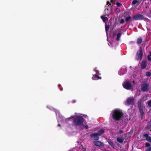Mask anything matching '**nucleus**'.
Returning a JSON list of instances; mask_svg holds the SVG:
<instances>
[{
  "label": "nucleus",
  "instance_id": "1",
  "mask_svg": "<svg viewBox=\"0 0 151 151\" xmlns=\"http://www.w3.org/2000/svg\"><path fill=\"white\" fill-rule=\"evenodd\" d=\"M73 119V125L76 126H80L82 125L84 122V119L80 116H72L69 118L65 119V121H69L70 119Z\"/></svg>",
  "mask_w": 151,
  "mask_h": 151
},
{
  "label": "nucleus",
  "instance_id": "2",
  "mask_svg": "<svg viewBox=\"0 0 151 151\" xmlns=\"http://www.w3.org/2000/svg\"><path fill=\"white\" fill-rule=\"evenodd\" d=\"M124 114L122 110L118 109H115L112 112V116L114 121L119 122L123 118Z\"/></svg>",
  "mask_w": 151,
  "mask_h": 151
},
{
  "label": "nucleus",
  "instance_id": "3",
  "mask_svg": "<svg viewBox=\"0 0 151 151\" xmlns=\"http://www.w3.org/2000/svg\"><path fill=\"white\" fill-rule=\"evenodd\" d=\"M132 19L134 20L137 21L142 20L144 19V18L143 15L137 13L132 17Z\"/></svg>",
  "mask_w": 151,
  "mask_h": 151
},
{
  "label": "nucleus",
  "instance_id": "4",
  "mask_svg": "<svg viewBox=\"0 0 151 151\" xmlns=\"http://www.w3.org/2000/svg\"><path fill=\"white\" fill-rule=\"evenodd\" d=\"M149 89L148 83H145L141 85V89L143 92L147 91Z\"/></svg>",
  "mask_w": 151,
  "mask_h": 151
},
{
  "label": "nucleus",
  "instance_id": "5",
  "mask_svg": "<svg viewBox=\"0 0 151 151\" xmlns=\"http://www.w3.org/2000/svg\"><path fill=\"white\" fill-rule=\"evenodd\" d=\"M143 53L142 52V48L141 47H140L139 49L137 52V55L136 56V59L137 60H141L142 58Z\"/></svg>",
  "mask_w": 151,
  "mask_h": 151
},
{
  "label": "nucleus",
  "instance_id": "6",
  "mask_svg": "<svg viewBox=\"0 0 151 151\" xmlns=\"http://www.w3.org/2000/svg\"><path fill=\"white\" fill-rule=\"evenodd\" d=\"M134 99L133 97H130L127 99L126 104L127 105H130L134 104Z\"/></svg>",
  "mask_w": 151,
  "mask_h": 151
},
{
  "label": "nucleus",
  "instance_id": "7",
  "mask_svg": "<svg viewBox=\"0 0 151 151\" xmlns=\"http://www.w3.org/2000/svg\"><path fill=\"white\" fill-rule=\"evenodd\" d=\"M123 86L125 89L129 90L131 89L132 87V85L129 81H127L124 83L123 84Z\"/></svg>",
  "mask_w": 151,
  "mask_h": 151
},
{
  "label": "nucleus",
  "instance_id": "8",
  "mask_svg": "<svg viewBox=\"0 0 151 151\" xmlns=\"http://www.w3.org/2000/svg\"><path fill=\"white\" fill-rule=\"evenodd\" d=\"M99 136L97 133H92L90 134L91 137L93 138L94 140H99Z\"/></svg>",
  "mask_w": 151,
  "mask_h": 151
},
{
  "label": "nucleus",
  "instance_id": "9",
  "mask_svg": "<svg viewBox=\"0 0 151 151\" xmlns=\"http://www.w3.org/2000/svg\"><path fill=\"white\" fill-rule=\"evenodd\" d=\"M93 143L94 145L98 147H104V144L101 142L99 141H95L93 142Z\"/></svg>",
  "mask_w": 151,
  "mask_h": 151
},
{
  "label": "nucleus",
  "instance_id": "10",
  "mask_svg": "<svg viewBox=\"0 0 151 151\" xmlns=\"http://www.w3.org/2000/svg\"><path fill=\"white\" fill-rule=\"evenodd\" d=\"M145 1V0H134L132 2V4L134 5L138 3V4L137 5V6H138L141 2H142V4H143Z\"/></svg>",
  "mask_w": 151,
  "mask_h": 151
},
{
  "label": "nucleus",
  "instance_id": "11",
  "mask_svg": "<svg viewBox=\"0 0 151 151\" xmlns=\"http://www.w3.org/2000/svg\"><path fill=\"white\" fill-rule=\"evenodd\" d=\"M143 137L145 138L146 140L148 142H151V137L149 136L148 134H144Z\"/></svg>",
  "mask_w": 151,
  "mask_h": 151
},
{
  "label": "nucleus",
  "instance_id": "12",
  "mask_svg": "<svg viewBox=\"0 0 151 151\" xmlns=\"http://www.w3.org/2000/svg\"><path fill=\"white\" fill-rule=\"evenodd\" d=\"M147 65V62L146 61H143L141 64V68L143 69L145 68L146 67Z\"/></svg>",
  "mask_w": 151,
  "mask_h": 151
},
{
  "label": "nucleus",
  "instance_id": "13",
  "mask_svg": "<svg viewBox=\"0 0 151 151\" xmlns=\"http://www.w3.org/2000/svg\"><path fill=\"white\" fill-rule=\"evenodd\" d=\"M93 76L92 78V79L94 80H97L99 79H101V77H99V76L96 75H93Z\"/></svg>",
  "mask_w": 151,
  "mask_h": 151
},
{
  "label": "nucleus",
  "instance_id": "14",
  "mask_svg": "<svg viewBox=\"0 0 151 151\" xmlns=\"http://www.w3.org/2000/svg\"><path fill=\"white\" fill-rule=\"evenodd\" d=\"M138 108L139 109L140 113L141 115V118H142L144 114V112L143 111V108H142V107H139V108Z\"/></svg>",
  "mask_w": 151,
  "mask_h": 151
},
{
  "label": "nucleus",
  "instance_id": "15",
  "mask_svg": "<svg viewBox=\"0 0 151 151\" xmlns=\"http://www.w3.org/2000/svg\"><path fill=\"white\" fill-rule=\"evenodd\" d=\"M147 129L151 131V120L148 122L147 125Z\"/></svg>",
  "mask_w": 151,
  "mask_h": 151
},
{
  "label": "nucleus",
  "instance_id": "16",
  "mask_svg": "<svg viewBox=\"0 0 151 151\" xmlns=\"http://www.w3.org/2000/svg\"><path fill=\"white\" fill-rule=\"evenodd\" d=\"M101 18L102 19L103 21L105 23L106 20H108V18L106 17H105L104 16H101Z\"/></svg>",
  "mask_w": 151,
  "mask_h": 151
},
{
  "label": "nucleus",
  "instance_id": "17",
  "mask_svg": "<svg viewBox=\"0 0 151 151\" xmlns=\"http://www.w3.org/2000/svg\"><path fill=\"white\" fill-rule=\"evenodd\" d=\"M116 139L118 142L121 143H122L124 140V139L123 138H120L119 137H117Z\"/></svg>",
  "mask_w": 151,
  "mask_h": 151
},
{
  "label": "nucleus",
  "instance_id": "18",
  "mask_svg": "<svg viewBox=\"0 0 151 151\" xmlns=\"http://www.w3.org/2000/svg\"><path fill=\"white\" fill-rule=\"evenodd\" d=\"M142 100L140 99L137 102V105L138 108L142 107Z\"/></svg>",
  "mask_w": 151,
  "mask_h": 151
},
{
  "label": "nucleus",
  "instance_id": "19",
  "mask_svg": "<svg viewBox=\"0 0 151 151\" xmlns=\"http://www.w3.org/2000/svg\"><path fill=\"white\" fill-rule=\"evenodd\" d=\"M105 31L107 33L109 29L110 26L109 25H107L106 23L105 24Z\"/></svg>",
  "mask_w": 151,
  "mask_h": 151
},
{
  "label": "nucleus",
  "instance_id": "20",
  "mask_svg": "<svg viewBox=\"0 0 151 151\" xmlns=\"http://www.w3.org/2000/svg\"><path fill=\"white\" fill-rule=\"evenodd\" d=\"M142 41V39L141 37H139L137 39V43L138 44H141Z\"/></svg>",
  "mask_w": 151,
  "mask_h": 151
},
{
  "label": "nucleus",
  "instance_id": "21",
  "mask_svg": "<svg viewBox=\"0 0 151 151\" xmlns=\"http://www.w3.org/2000/svg\"><path fill=\"white\" fill-rule=\"evenodd\" d=\"M121 33H118L117 35V37L116 38V40L117 41H119L120 38V37L121 36Z\"/></svg>",
  "mask_w": 151,
  "mask_h": 151
},
{
  "label": "nucleus",
  "instance_id": "22",
  "mask_svg": "<svg viewBox=\"0 0 151 151\" xmlns=\"http://www.w3.org/2000/svg\"><path fill=\"white\" fill-rule=\"evenodd\" d=\"M104 132V131L103 129H101L98 131V133H97L99 134L100 136V135L102 134Z\"/></svg>",
  "mask_w": 151,
  "mask_h": 151
},
{
  "label": "nucleus",
  "instance_id": "23",
  "mask_svg": "<svg viewBox=\"0 0 151 151\" xmlns=\"http://www.w3.org/2000/svg\"><path fill=\"white\" fill-rule=\"evenodd\" d=\"M108 143L113 148H114V145L113 143L111 141H109Z\"/></svg>",
  "mask_w": 151,
  "mask_h": 151
},
{
  "label": "nucleus",
  "instance_id": "24",
  "mask_svg": "<svg viewBox=\"0 0 151 151\" xmlns=\"http://www.w3.org/2000/svg\"><path fill=\"white\" fill-rule=\"evenodd\" d=\"M131 17L130 16H128L125 19V20L126 21L128 22L131 19Z\"/></svg>",
  "mask_w": 151,
  "mask_h": 151
},
{
  "label": "nucleus",
  "instance_id": "25",
  "mask_svg": "<svg viewBox=\"0 0 151 151\" xmlns=\"http://www.w3.org/2000/svg\"><path fill=\"white\" fill-rule=\"evenodd\" d=\"M93 71H95L97 74L100 75V74L99 73V72L98 70H96V68H95L94 69Z\"/></svg>",
  "mask_w": 151,
  "mask_h": 151
},
{
  "label": "nucleus",
  "instance_id": "26",
  "mask_svg": "<svg viewBox=\"0 0 151 151\" xmlns=\"http://www.w3.org/2000/svg\"><path fill=\"white\" fill-rule=\"evenodd\" d=\"M151 145L149 144V143L146 142L145 143V147H147L150 146Z\"/></svg>",
  "mask_w": 151,
  "mask_h": 151
},
{
  "label": "nucleus",
  "instance_id": "27",
  "mask_svg": "<svg viewBox=\"0 0 151 151\" xmlns=\"http://www.w3.org/2000/svg\"><path fill=\"white\" fill-rule=\"evenodd\" d=\"M146 74L147 76L150 77L151 76V73L150 72H147Z\"/></svg>",
  "mask_w": 151,
  "mask_h": 151
},
{
  "label": "nucleus",
  "instance_id": "28",
  "mask_svg": "<svg viewBox=\"0 0 151 151\" xmlns=\"http://www.w3.org/2000/svg\"><path fill=\"white\" fill-rule=\"evenodd\" d=\"M147 104L149 107H151V100H149L147 101Z\"/></svg>",
  "mask_w": 151,
  "mask_h": 151
},
{
  "label": "nucleus",
  "instance_id": "29",
  "mask_svg": "<svg viewBox=\"0 0 151 151\" xmlns=\"http://www.w3.org/2000/svg\"><path fill=\"white\" fill-rule=\"evenodd\" d=\"M124 20L123 19H122L120 21L119 23L120 24H123L124 22Z\"/></svg>",
  "mask_w": 151,
  "mask_h": 151
},
{
  "label": "nucleus",
  "instance_id": "30",
  "mask_svg": "<svg viewBox=\"0 0 151 151\" xmlns=\"http://www.w3.org/2000/svg\"><path fill=\"white\" fill-rule=\"evenodd\" d=\"M82 125L84 127V128H85L86 129H87L88 128V125L86 124L85 125H84L83 124Z\"/></svg>",
  "mask_w": 151,
  "mask_h": 151
},
{
  "label": "nucleus",
  "instance_id": "31",
  "mask_svg": "<svg viewBox=\"0 0 151 151\" xmlns=\"http://www.w3.org/2000/svg\"><path fill=\"white\" fill-rule=\"evenodd\" d=\"M82 151H86V148L84 147L83 146H82Z\"/></svg>",
  "mask_w": 151,
  "mask_h": 151
},
{
  "label": "nucleus",
  "instance_id": "32",
  "mask_svg": "<svg viewBox=\"0 0 151 151\" xmlns=\"http://www.w3.org/2000/svg\"><path fill=\"white\" fill-rule=\"evenodd\" d=\"M116 4L118 7H119L121 5V4L119 2H117L116 3Z\"/></svg>",
  "mask_w": 151,
  "mask_h": 151
},
{
  "label": "nucleus",
  "instance_id": "33",
  "mask_svg": "<svg viewBox=\"0 0 151 151\" xmlns=\"http://www.w3.org/2000/svg\"><path fill=\"white\" fill-rule=\"evenodd\" d=\"M151 56H150L149 55H148L147 56L148 60L149 61H151V58L150 57Z\"/></svg>",
  "mask_w": 151,
  "mask_h": 151
},
{
  "label": "nucleus",
  "instance_id": "34",
  "mask_svg": "<svg viewBox=\"0 0 151 151\" xmlns=\"http://www.w3.org/2000/svg\"><path fill=\"white\" fill-rule=\"evenodd\" d=\"M123 132V131L122 130H120L118 132L119 134H121Z\"/></svg>",
  "mask_w": 151,
  "mask_h": 151
},
{
  "label": "nucleus",
  "instance_id": "35",
  "mask_svg": "<svg viewBox=\"0 0 151 151\" xmlns=\"http://www.w3.org/2000/svg\"><path fill=\"white\" fill-rule=\"evenodd\" d=\"M146 151H151V147L147 148Z\"/></svg>",
  "mask_w": 151,
  "mask_h": 151
},
{
  "label": "nucleus",
  "instance_id": "36",
  "mask_svg": "<svg viewBox=\"0 0 151 151\" xmlns=\"http://www.w3.org/2000/svg\"><path fill=\"white\" fill-rule=\"evenodd\" d=\"M107 4L109 6V5H111V4L109 1H108L107 2Z\"/></svg>",
  "mask_w": 151,
  "mask_h": 151
},
{
  "label": "nucleus",
  "instance_id": "37",
  "mask_svg": "<svg viewBox=\"0 0 151 151\" xmlns=\"http://www.w3.org/2000/svg\"><path fill=\"white\" fill-rule=\"evenodd\" d=\"M149 54H150L149 55H149L150 56H151V52H149Z\"/></svg>",
  "mask_w": 151,
  "mask_h": 151
},
{
  "label": "nucleus",
  "instance_id": "38",
  "mask_svg": "<svg viewBox=\"0 0 151 151\" xmlns=\"http://www.w3.org/2000/svg\"><path fill=\"white\" fill-rule=\"evenodd\" d=\"M76 101L75 100H73V103H76Z\"/></svg>",
  "mask_w": 151,
  "mask_h": 151
},
{
  "label": "nucleus",
  "instance_id": "39",
  "mask_svg": "<svg viewBox=\"0 0 151 151\" xmlns=\"http://www.w3.org/2000/svg\"><path fill=\"white\" fill-rule=\"evenodd\" d=\"M60 90L61 91H62L63 90V88H60Z\"/></svg>",
  "mask_w": 151,
  "mask_h": 151
},
{
  "label": "nucleus",
  "instance_id": "40",
  "mask_svg": "<svg viewBox=\"0 0 151 151\" xmlns=\"http://www.w3.org/2000/svg\"><path fill=\"white\" fill-rule=\"evenodd\" d=\"M60 86H61V85H60V84H59L58 85V87L59 88H60Z\"/></svg>",
  "mask_w": 151,
  "mask_h": 151
},
{
  "label": "nucleus",
  "instance_id": "41",
  "mask_svg": "<svg viewBox=\"0 0 151 151\" xmlns=\"http://www.w3.org/2000/svg\"><path fill=\"white\" fill-rule=\"evenodd\" d=\"M58 127H60V126L61 125H60V124H58Z\"/></svg>",
  "mask_w": 151,
  "mask_h": 151
},
{
  "label": "nucleus",
  "instance_id": "42",
  "mask_svg": "<svg viewBox=\"0 0 151 151\" xmlns=\"http://www.w3.org/2000/svg\"><path fill=\"white\" fill-rule=\"evenodd\" d=\"M111 3H113V1H112V0H111Z\"/></svg>",
  "mask_w": 151,
  "mask_h": 151
},
{
  "label": "nucleus",
  "instance_id": "43",
  "mask_svg": "<svg viewBox=\"0 0 151 151\" xmlns=\"http://www.w3.org/2000/svg\"><path fill=\"white\" fill-rule=\"evenodd\" d=\"M150 15L151 16V9L150 10Z\"/></svg>",
  "mask_w": 151,
  "mask_h": 151
},
{
  "label": "nucleus",
  "instance_id": "44",
  "mask_svg": "<svg viewBox=\"0 0 151 151\" xmlns=\"http://www.w3.org/2000/svg\"><path fill=\"white\" fill-rule=\"evenodd\" d=\"M145 19L149 20V19L148 18H145Z\"/></svg>",
  "mask_w": 151,
  "mask_h": 151
},
{
  "label": "nucleus",
  "instance_id": "45",
  "mask_svg": "<svg viewBox=\"0 0 151 151\" xmlns=\"http://www.w3.org/2000/svg\"><path fill=\"white\" fill-rule=\"evenodd\" d=\"M150 1H151V0H150Z\"/></svg>",
  "mask_w": 151,
  "mask_h": 151
}]
</instances>
